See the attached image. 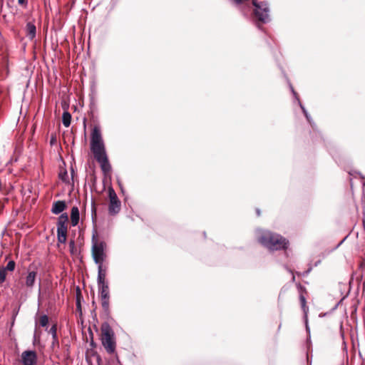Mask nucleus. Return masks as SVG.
Returning <instances> with one entry per match:
<instances>
[{"label":"nucleus","instance_id":"f257e3e1","mask_svg":"<svg viewBox=\"0 0 365 365\" xmlns=\"http://www.w3.org/2000/svg\"><path fill=\"white\" fill-rule=\"evenodd\" d=\"M257 240L263 246L272 251L285 249L288 244L284 237L268 230H259Z\"/></svg>","mask_w":365,"mask_h":365},{"label":"nucleus","instance_id":"f03ea898","mask_svg":"<svg viewBox=\"0 0 365 365\" xmlns=\"http://www.w3.org/2000/svg\"><path fill=\"white\" fill-rule=\"evenodd\" d=\"M101 341L103 346L107 353L113 354L116 349V341L113 329L109 324L105 322L101 325Z\"/></svg>","mask_w":365,"mask_h":365},{"label":"nucleus","instance_id":"7ed1b4c3","mask_svg":"<svg viewBox=\"0 0 365 365\" xmlns=\"http://www.w3.org/2000/svg\"><path fill=\"white\" fill-rule=\"evenodd\" d=\"M252 4L255 7L253 10L254 18L258 21L256 26L259 29H262L259 23L267 24L270 21L269 6L266 1H258L253 0Z\"/></svg>","mask_w":365,"mask_h":365},{"label":"nucleus","instance_id":"20e7f679","mask_svg":"<svg viewBox=\"0 0 365 365\" xmlns=\"http://www.w3.org/2000/svg\"><path fill=\"white\" fill-rule=\"evenodd\" d=\"M91 150L93 155L106 152V148L101 132V128L98 125H95L91 131Z\"/></svg>","mask_w":365,"mask_h":365},{"label":"nucleus","instance_id":"39448f33","mask_svg":"<svg viewBox=\"0 0 365 365\" xmlns=\"http://www.w3.org/2000/svg\"><path fill=\"white\" fill-rule=\"evenodd\" d=\"M106 245L104 242L101 241L98 242L95 235H93L92 237V257L96 264L103 263L106 257V255L105 253Z\"/></svg>","mask_w":365,"mask_h":365},{"label":"nucleus","instance_id":"423d86ee","mask_svg":"<svg viewBox=\"0 0 365 365\" xmlns=\"http://www.w3.org/2000/svg\"><path fill=\"white\" fill-rule=\"evenodd\" d=\"M68 220V217L67 213L61 214L58 218L57 222V238L58 241L60 243H65L66 241L67 237V222Z\"/></svg>","mask_w":365,"mask_h":365},{"label":"nucleus","instance_id":"0eeeda50","mask_svg":"<svg viewBox=\"0 0 365 365\" xmlns=\"http://www.w3.org/2000/svg\"><path fill=\"white\" fill-rule=\"evenodd\" d=\"M109 197L108 212L111 215L118 214L120 210L121 203L112 187L108 189Z\"/></svg>","mask_w":365,"mask_h":365},{"label":"nucleus","instance_id":"6e6552de","mask_svg":"<svg viewBox=\"0 0 365 365\" xmlns=\"http://www.w3.org/2000/svg\"><path fill=\"white\" fill-rule=\"evenodd\" d=\"M95 159L100 164L102 172L105 175L110 173L112 168L109 163L106 152L94 155Z\"/></svg>","mask_w":365,"mask_h":365},{"label":"nucleus","instance_id":"1a4fd4ad","mask_svg":"<svg viewBox=\"0 0 365 365\" xmlns=\"http://www.w3.org/2000/svg\"><path fill=\"white\" fill-rule=\"evenodd\" d=\"M23 365H36L37 355L34 351H24L21 354Z\"/></svg>","mask_w":365,"mask_h":365},{"label":"nucleus","instance_id":"9d476101","mask_svg":"<svg viewBox=\"0 0 365 365\" xmlns=\"http://www.w3.org/2000/svg\"><path fill=\"white\" fill-rule=\"evenodd\" d=\"M349 175H350L351 178H350V186H351V188L353 189V186H354V179H359L361 183V185H362V187H363V191L364 190V187H365V180L364 178V176L362 175V174L355 170H348L347 171ZM364 195V193L363 192V195Z\"/></svg>","mask_w":365,"mask_h":365},{"label":"nucleus","instance_id":"9b49d317","mask_svg":"<svg viewBox=\"0 0 365 365\" xmlns=\"http://www.w3.org/2000/svg\"><path fill=\"white\" fill-rule=\"evenodd\" d=\"M66 208V204L65 201L58 200L53 202L51 212L58 215L62 212Z\"/></svg>","mask_w":365,"mask_h":365},{"label":"nucleus","instance_id":"f8f14e48","mask_svg":"<svg viewBox=\"0 0 365 365\" xmlns=\"http://www.w3.org/2000/svg\"><path fill=\"white\" fill-rule=\"evenodd\" d=\"M98 277H97V284H103V282H106V267H103V263L98 264Z\"/></svg>","mask_w":365,"mask_h":365},{"label":"nucleus","instance_id":"ddd939ff","mask_svg":"<svg viewBox=\"0 0 365 365\" xmlns=\"http://www.w3.org/2000/svg\"><path fill=\"white\" fill-rule=\"evenodd\" d=\"M98 293L101 298L110 297L109 287L108 282H103V284H98Z\"/></svg>","mask_w":365,"mask_h":365},{"label":"nucleus","instance_id":"4468645a","mask_svg":"<svg viewBox=\"0 0 365 365\" xmlns=\"http://www.w3.org/2000/svg\"><path fill=\"white\" fill-rule=\"evenodd\" d=\"M48 332L52 335V342L51 346L53 348L56 346H59V342L57 336V326L56 324H53L51 329H49Z\"/></svg>","mask_w":365,"mask_h":365},{"label":"nucleus","instance_id":"2eb2a0df","mask_svg":"<svg viewBox=\"0 0 365 365\" xmlns=\"http://www.w3.org/2000/svg\"><path fill=\"white\" fill-rule=\"evenodd\" d=\"M71 222L72 226H76L79 222V210L77 207L74 206L71 208Z\"/></svg>","mask_w":365,"mask_h":365},{"label":"nucleus","instance_id":"dca6fc26","mask_svg":"<svg viewBox=\"0 0 365 365\" xmlns=\"http://www.w3.org/2000/svg\"><path fill=\"white\" fill-rule=\"evenodd\" d=\"M36 272L35 271H29L26 277V285L27 287L31 288L34 287L36 277Z\"/></svg>","mask_w":365,"mask_h":365},{"label":"nucleus","instance_id":"f3484780","mask_svg":"<svg viewBox=\"0 0 365 365\" xmlns=\"http://www.w3.org/2000/svg\"><path fill=\"white\" fill-rule=\"evenodd\" d=\"M26 32H27V36H29V38L30 39H33L36 36V26L31 22L27 23Z\"/></svg>","mask_w":365,"mask_h":365},{"label":"nucleus","instance_id":"a211bd4d","mask_svg":"<svg viewBox=\"0 0 365 365\" xmlns=\"http://www.w3.org/2000/svg\"><path fill=\"white\" fill-rule=\"evenodd\" d=\"M299 300L301 303L302 309L304 313V316L307 318V312H308V307L306 306V299L304 295L300 294L299 296ZM306 327L307 329H308V325H307V319H306Z\"/></svg>","mask_w":365,"mask_h":365},{"label":"nucleus","instance_id":"6ab92c4d","mask_svg":"<svg viewBox=\"0 0 365 365\" xmlns=\"http://www.w3.org/2000/svg\"><path fill=\"white\" fill-rule=\"evenodd\" d=\"M289 87H290V89H291V91H292V93L293 96H294V98H296V100L297 101L298 104H299V106H300V108H301V109H302V112H303L304 115H306L307 113H308V112H307V110H306V108H304V106L302 105V103H301V101H300V100H299V97H298L297 93H296V91H294V89L293 86H292L291 84H289Z\"/></svg>","mask_w":365,"mask_h":365},{"label":"nucleus","instance_id":"aec40b11","mask_svg":"<svg viewBox=\"0 0 365 365\" xmlns=\"http://www.w3.org/2000/svg\"><path fill=\"white\" fill-rule=\"evenodd\" d=\"M71 115L68 111L63 112L62 115V123L65 127H68L71 124Z\"/></svg>","mask_w":365,"mask_h":365},{"label":"nucleus","instance_id":"412c9836","mask_svg":"<svg viewBox=\"0 0 365 365\" xmlns=\"http://www.w3.org/2000/svg\"><path fill=\"white\" fill-rule=\"evenodd\" d=\"M109 299H110V297L101 298V306H102L103 311L106 313H109V312H110Z\"/></svg>","mask_w":365,"mask_h":365},{"label":"nucleus","instance_id":"4be33fe9","mask_svg":"<svg viewBox=\"0 0 365 365\" xmlns=\"http://www.w3.org/2000/svg\"><path fill=\"white\" fill-rule=\"evenodd\" d=\"M38 323H39V325L41 327H46L48 323V317L47 315L46 314H43L42 315L40 318H39V321H38Z\"/></svg>","mask_w":365,"mask_h":365},{"label":"nucleus","instance_id":"5701e85b","mask_svg":"<svg viewBox=\"0 0 365 365\" xmlns=\"http://www.w3.org/2000/svg\"><path fill=\"white\" fill-rule=\"evenodd\" d=\"M15 267H16V263L14 260H10L6 267H2L3 268L5 269V270L7 272V271H9V272H12L15 269Z\"/></svg>","mask_w":365,"mask_h":365},{"label":"nucleus","instance_id":"b1692460","mask_svg":"<svg viewBox=\"0 0 365 365\" xmlns=\"http://www.w3.org/2000/svg\"><path fill=\"white\" fill-rule=\"evenodd\" d=\"M6 271L2 267H0V284H1L6 279Z\"/></svg>","mask_w":365,"mask_h":365},{"label":"nucleus","instance_id":"393cba45","mask_svg":"<svg viewBox=\"0 0 365 365\" xmlns=\"http://www.w3.org/2000/svg\"><path fill=\"white\" fill-rule=\"evenodd\" d=\"M60 176V178L63 181V182H66L67 181V178H68V173L66 171H65L63 173H61L59 175Z\"/></svg>","mask_w":365,"mask_h":365},{"label":"nucleus","instance_id":"a878e982","mask_svg":"<svg viewBox=\"0 0 365 365\" xmlns=\"http://www.w3.org/2000/svg\"><path fill=\"white\" fill-rule=\"evenodd\" d=\"M305 118H307V121L312 125V119L310 116V115L308 113H307L306 115H304Z\"/></svg>","mask_w":365,"mask_h":365},{"label":"nucleus","instance_id":"bb28decb","mask_svg":"<svg viewBox=\"0 0 365 365\" xmlns=\"http://www.w3.org/2000/svg\"><path fill=\"white\" fill-rule=\"evenodd\" d=\"M361 293L364 294L365 292V281L361 282Z\"/></svg>","mask_w":365,"mask_h":365},{"label":"nucleus","instance_id":"cd10ccee","mask_svg":"<svg viewBox=\"0 0 365 365\" xmlns=\"http://www.w3.org/2000/svg\"><path fill=\"white\" fill-rule=\"evenodd\" d=\"M18 2L21 5H25L26 4V0H18Z\"/></svg>","mask_w":365,"mask_h":365},{"label":"nucleus","instance_id":"c85d7f7f","mask_svg":"<svg viewBox=\"0 0 365 365\" xmlns=\"http://www.w3.org/2000/svg\"><path fill=\"white\" fill-rule=\"evenodd\" d=\"M74 246H75V242H74V241H73V240L70 241V242H69V247H71V248H73V247H74Z\"/></svg>","mask_w":365,"mask_h":365},{"label":"nucleus","instance_id":"c756f323","mask_svg":"<svg viewBox=\"0 0 365 365\" xmlns=\"http://www.w3.org/2000/svg\"><path fill=\"white\" fill-rule=\"evenodd\" d=\"M362 225L365 227V217H364L361 220Z\"/></svg>","mask_w":365,"mask_h":365},{"label":"nucleus","instance_id":"7c9ffc66","mask_svg":"<svg viewBox=\"0 0 365 365\" xmlns=\"http://www.w3.org/2000/svg\"><path fill=\"white\" fill-rule=\"evenodd\" d=\"M118 184H119V186H120V187L121 189V191L123 192V187L121 185V183L120 182H118Z\"/></svg>","mask_w":365,"mask_h":365},{"label":"nucleus","instance_id":"2f4dec72","mask_svg":"<svg viewBox=\"0 0 365 365\" xmlns=\"http://www.w3.org/2000/svg\"><path fill=\"white\" fill-rule=\"evenodd\" d=\"M256 212H257V215L259 216L260 215V210L259 209H257Z\"/></svg>","mask_w":365,"mask_h":365},{"label":"nucleus","instance_id":"473e14b6","mask_svg":"<svg viewBox=\"0 0 365 365\" xmlns=\"http://www.w3.org/2000/svg\"><path fill=\"white\" fill-rule=\"evenodd\" d=\"M55 140L56 139L54 138H52L51 140V144H53Z\"/></svg>","mask_w":365,"mask_h":365},{"label":"nucleus","instance_id":"72a5a7b5","mask_svg":"<svg viewBox=\"0 0 365 365\" xmlns=\"http://www.w3.org/2000/svg\"><path fill=\"white\" fill-rule=\"evenodd\" d=\"M362 208H363L362 213H363L364 215H365V207H362Z\"/></svg>","mask_w":365,"mask_h":365},{"label":"nucleus","instance_id":"f704fd0d","mask_svg":"<svg viewBox=\"0 0 365 365\" xmlns=\"http://www.w3.org/2000/svg\"><path fill=\"white\" fill-rule=\"evenodd\" d=\"M311 269H309L306 272L305 274H307L309 272H310Z\"/></svg>","mask_w":365,"mask_h":365},{"label":"nucleus","instance_id":"c9c22d12","mask_svg":"<svg viewBox=\"0 0 365 365\" xmlns=\"http://www.w3.org/2000/svg\"><path fill=\"white\" fill-rule=\"evenodd\" d=\"M294 279H295V277H294V276H293V277H292V280L294 281Z\"/></svg>","mask_w":365,"mask_h":365}]
</instances>
